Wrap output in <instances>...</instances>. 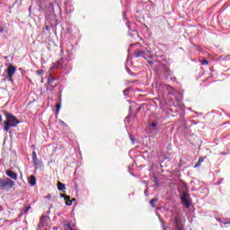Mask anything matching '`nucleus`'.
Here are the masks:
<instances>
[{
	"mask_svg": "<svg viewBox=\"0 0 230 230\" xmlns=\"http://www.w3.org/2000/svg\"><path fill=\"white\" fill-rule=\"evenodd\" d=\"M5 118L7 119V121L4 122V130L5 132H8L11 127L19 125V120H17V118L12 113H5Z\"/></svg>",
	"mask_w": 230,
	"mask_h": 230,
	"instance_id": "f257e3e1",
	"label": "nucleus"
},
{
	"mask_svg": "<svg viewBox=\"0 0 230 230\" xmlns=\"http://www.w3.org/2000/svg\"><path fill=\"white\" fill-rule=\"evenodd\" d=\"M15 186V181L10 178L0 179V190H12Z\"/></svg>",
	"mask_w": 230,
	"mask_h": 230,
	"instance_id": "f03ea898",
	"label": "nucleus"
},
{
	"mask_svg": "<svg viewBox=\"0 0 230 230\" xmlns=\"http://www.w3.org/2000/svg\"><path fill=\"white\" fill-rule=\"evenodd\" d=\"M17 71V67L13 66V65H10L7 69V78L9 82H12L13 80V75H15V72Z\"/></svg>",
	"mask_w": 230,
	"mask_h": 230,
	"instance_id": "7ed1b4c3",
	"label": "nucleus"
},
{
	"mask_svg": "<svg viewBox=\"0 0 230 230\" xmlns=\"http://www.w3.org/2000/svg\"><path fill=\"white\" fill-rule=\"evenodd\" d=\"M181 201L185 205V208H190V199H188V194L183 193L181 195Z\"/></svg>",
	"mask_w": 230,
	"mask_h": 230,
	"instance_id": "20e7f679",
	"label": "nucleus"
},
{
	"mask_svg": "<svg viewBox=\"0 0 230 230\" xmlns=\"http://www.w3.org/2000/svg\"><path fill=\"white\" fill-rule=\"evenodd\" d=\"M48 220H49V217L48 216H41L40 219L39 227H42L43 226H46L48 223Z\"/></svg>",
	"mask_w": 230,
	"mask_h": 230,
	"instance_id": "39448f33",
	"label": "nucleus"
},
{
	"mask_svg": "<svg viewBox=\"0 0 230 230\" xmlns=\"http://www.w3.org/2000/svg\"><path fill=\"white\" fill-rule=\"evenodd\" d=\"M5 173L7 177H10V179H13V181H17V173L13 172V171L7 170Z\"/></svg>",
	"mask_w": 230,
	"mask_h": 230,
	"instance_id": "423d86ee",
	"label": "nucleus"
},
{
	"mask_svg": "<svg viewBox=\"0 0 230 230\" xmlns=\"http://www.w3.org/2000/svg\"><path fill=\"white\" fill-rule=\"evenodd\" d=\"M153 57L152 52L148 50L144 51V58H150L152 60Z\"/></svg>",
	"mask_w": 230,
	"mask_h": 230,
	"instance_id": "0eeeda50",
	"label": "nucleus"
},
{
	"mask_svg": "<svg viewBox=\"0 0 230 230\" xmlns=\"http://www.w3.org/2000/svg\"><path fill=\"white\" fill-rule=\"evenodd\" d=\"M58 190L59 191H64V190H66V184H64V183L58 181Z\"/></svg>",
	"mask_w": 230,
	"mask_h": 230,
	"instance_id": "6e6552de",
	"label": "nucleus"
},
{
	"mask_svg": "<svg viewBox=\"0 0 230 230\" xmlns=\"http://www.w3.org/2000/svg\"><path fill=\"white\" fill-rule=\"evenodd\" d=\"M144 53H145V51L137 50L135 52V58H139V57H143L144 58L145 57Z\"/></svg>",
	"mask_w": 230,
	"mask_h": 230,
	"instance_id": "1a4fd4ad",
	"label": "nucleus"
},
{
	"mask_svg": "<svg viewBox=\"0 0 230 230\" xmlns=\"http://www.w3.org/2000/svg\"><path fill=\"white\" fill-rule=\"evenodd\" d=\"M33 164L36 168H39L40 166V162L39 161V158L36 156V158H32Z\"/></svg>",
	"mask_w": 230,
	"mask_h": 230,
	"instance_id": "9d476101",
	"label": "nucleus"
},
{
	"mask_svg": "<svg viewBox=\"0 0 230 230\" xmlns=\"http://www.w3.org/2000/svg\"><path fill=\"white\" fill-rule=\"evenodd\" d=\"M29 184H31V186H35V184H37V179H35V176H31L29 180Z\"/></svg>",
	"mask_w": 230,
	"mask_h": 230,
	"instance_id": "9b49d317",
	"label": "nucleus"
},
{
	"mask_svg": "<svg viewBox=\"0 0 230 230\" xmlns=\"http://www.w3.org/2000/svg\"><path fill=\"white\" fill-rule=\"evenodd\" d=\"M159 199L157 198H154L153 199L150 200V206H152V208H155V202H158Z\"/></svg>",
	"mask_w": 230,
	"mask_h": 230,
	"instance_id": "f8f14e48",
	"label": "nucleus"
},
{
	"mask_svg": "<svg viewBox=\"0 0 230 230\" xmlns=\"http://www.w3.org/2000/svg\"><path fill=\"white\" fill-rule=\"evenodd\" d=\"M66 204V206H71L73 204V201L69 199V196L65 197Z\"/></svg>",
	"mask_w": 230,
	"mask_h": 230,
	"instance_id": "ddd939ff",
	"label": "nucleus"
},
{
	"mask_svg": "<svg viewBox=\"0 0 230 230\" xmlns=\"http://www.w3.org/2000/svg\"><path fill=\"white\" fill-rule=\"evenodd\" d=\"M60 107H62V104L60 102H58L56 105V109H57V114H58L60 112Z\"/></svg>",
	"mask_w": 230,
	"mask_h": 230,
	"instance_id": "4468645a",
	"label": "nucleus"
},
{
	"mask_svg": "<svg viewBox=\"0 0 230 230\" xmlns=\"http://www.w3.org/2000/svg\"><path fill=\"white\" fill-rule=\"evenodd\" d=\"M202 66H208L209 64V61L206 60V59H202L200 60Z\"/></svg>",
	"mask_w": 230,
	"mask_h": 230,
	"instance_id": "2eb2a0df",
	"label": "nucleus"
},
{
	"mask_svg": "<svg viewBox=\"0 0 230 230\" xmlns=\"http://www.w3.org/2000/svg\"><path fill=\"white\" fill-rule=\"evenodd\" d=\"M151 127H153V128H155V130H157V122H152Z\"/></svg>",
	"mask_w": 230,
	"mask_h": 230,
	"instance_id": "dca6fc26",
	"label": "nucleus"
},
{
	"mask_svg": "<svg viewBox=\"0 0 230 230\" xmlns=\"http://www.w3.org/2000/svg\"><path fill=\"white\" fill-rule=\"evenodd\" d=\"M230 226V218L226 219L225 222H223V226Z\"/></svg>",
	"mask_w": 230,
	"mask_h": 230,
	"instance_id": "f3484780",
	"label": "nucleus"
},
{
	"mask_svg": "<svg viewBox=\"0 0 230 230\" xmlns=\"http://www.w3.org/2000/svg\"><path fill=\"white\" fill-rule=\"evenodd\" d=\"M206 159V157H199L198 162H199L200 164L204 163V160Z\"/></svg>",
	"mask_w": 230,
	"mask_h": 230,
	"instance_id": "a211bd4d",
	"label": "nucleus"
},
{
	"mask_svg": "<svg viewBox=\"0 0 230 230\" xmlns=\"http://www.w3.org/2000/svg\"><path fill=\"white\" fill-rule=\"evenodd\" d=\"M37 75H44V70L42 69L38 70Z\"/></svg>",
	"mask_w": 230,
	"mask_h": 230,
	"instance_id": "6ab92c4d",
	"label": "nucleus"
},
{
	"mask_svg": "<svg viewBox=\"0 0 230 230\" xmlns=\"http://www.w3.org/2000/svg\"><path fill=\"white\" fill-rule=\"evenodd\" d=\"M230 56H221L219 58H223V60H227Z\"/></svg>",
	"mask_w": 230,
	"mask_h": 230,
	"instance_id": "aec40b11",
	"label": "nucleus"
},
{
	"mask_svg": "<svg viewBox=\"0 0 230 230\" xmlns=\"http://www.w3.org/2000/svg\"><path fill=\"white\" fill-rule=\"evenodd\" d=\"M200 164H200V162H197V164L194 165V168H199V166H200Z\"/></svg>",
	"mask_w": 230,
	"mask_h": 230,
	"instance_id": "412c9836",
	"label": "nucleus"
},
{
	"mask_svg": "<svg viewBox=\"0 0 230 230\" xmlns=\"http://www.w3.org/2000/svg\"><path fill=\"white\" fill-rule=\"evenodd\" d=\"M36 157H37V153L34 151V152H32V159L33 158L36 159Z\"/></svg>",
	"mask_w": 230,
	"mask_h": 230,
	"instance_id": "4be33fe9",
	"label": "nucleus"
},
{
	"mask_svg": "<svg viewBox=\"0 0 230 230\" xmlns=\"http://www.w3.org/2000/svg\"><path fill=\"white\" fill-rule=\"evenodd\" d=\"M30 209H31V207H26V208H25V213H28L29 211H30Z\"/></svg>",
	"mask_w": 230,
	"mask_h": 230,
	"instance_id": "5701e85b",
	"label": "nucleus"
},
{
	"mask_svg": "<svg viewBox=\"0 0 230 230\" xmlns=\"http://www.w3.org/2000/svg\"><path fill=\"white\" fill-rule=\"evenodd\" d=\"M4 31V27L0 26V33H3Z\"/></svg>",
	"mask_w": 230,
	"mask_h": 230,
	"instance_id": "b1692460",
	"label": "nucleus"
},
{
	"mask_svg": "<svg viewBox=\"0 0 230 230\" xmlns=\"http://www.w3.org/2000/svg\"><path fill=\"white\" fill-rule=\"evenodd\" d=\"M144 193H145L146 197H148V190L146 189Z\"/></svg>",
	"mask_w": 230,
	"mask_h": 230,
	"instance_id": "393cba45",
	"label": "nucleus"
},
{
	"mask_svg": "<svg viewBox=\"0 0 230 230\" xmlns=\"http://www.w3.org/2000/svg\"><path fill=\"white\" fill-rule=\"evenodd\" d=\"M53 82H55V79H49V84H53Z\"/></svg>",
	"mask_w": 230,
	"mask_h": 230,
	"instance_id": "a878e982",
	"label": "nucleus"
},
{
	"mask_svg": "<svg viewBox=\"0 0 230 230\" xmlns=\"http://www.w3.org/2000/svg\"><path fill=\"white\" fill-rule=\"evenodd\" d=\"M147 62H148V64H150L151 66L154 65V61H152V60H147Z\"/></svg>",
	"mask_w": 230,
	"mask_h": 230,
	"instance_id": "bb28decb",
	"label": "nucleus"
},
{
	"mask_svg": "<svg viewBox=\"0 0 230 230\" xmlns=\"http://www.w3.org/2000/svg\"><path fill=\"white\" fill-rule=\"evenodd\" d=\"M128 91H129L128 89L124 90V91H123L124 94L127 95V93H128Z\"/></svg>",
	"mask_w": 230,
	"mask_h": 230,
	"instance_id": "cd10ccee",
	"label": "nucleus"
},
{
	"mask_svg": "<svg viewBox=\"0 0 230 230\" xmlns=\"http://www.w3.org/2000/svg\"><path fill=\"white\" fill-rule=\"evenodd\" d=\"M45 30L49 31V26H45Z\"/></svg>",
	"mask_w": 230,
	"mask_h": 230,
	"instance_id": "c85d7f7f",
	"label": "nucleus"
},
{
	"mask_svg": "<svg viewBox=\"0 0 230 230\" xmlns=\"http://www.w3.org/2000/svg\"><path fill=\"white\" fill-rule=\"evenodd\" d=\"M3 121V116L0 114V123Z\"/></svg>",
	"mask_w": 230,
	"mask_h": 230,
	"instance_id": "c756f323",
	"label": "nucleus"
},
{
	"mask_svg": "<svg viewBox=\"0 0 230 230\" xmlns=\"http://www.w3.org/2000/svg\"><path fill=\"white\" fill-rule=\"evenodd\" d=\"M217 222H221V224H224V221H222V219H217Z\"/></svg>",
	"mask_w": 230,
	"mask_h": 230,
	"instance_id": "7c9ffc66",
	"label": "nucleus"
},
{
	"mask_svg": "<svg viewBox=\"0 0 230 230\" xmlns=\"http://www.w3.org/2000/svg\"><path fill=\"white\" fill-rule=\"evenodd\" d=\"M129 137H130L131 141L134 143V138H132V136L129 135Z\"/></svg>",
	"mask_w": 230,
	"mask_h": 230,
	"instance_id": "2f4dec72",
	"label": "nucleus"
},
{
	"mask_svg": "<svg viewBox=\"0 0 230 230\" xmlns=\"http://www.w3.org/2000/svg\"><path fill=\"white\" fill-rule=\"evenodd\" d=\"M60 123H62V125H66V123H64V121H60Z\"/></svg>",
	"mask_w": 230,
	"mask_h": 230,
	"instance_id": "473e14b6",
	"label": "nucleus"
},
{
	"mask_svg": "<svg viewBox=\"0 0 230 230\" xmlns=\"http://www.w3.org/2000/svg\"><path fill=\"white\" fill-rule=\"evenodd\" d=\"M54 68H55V66H52V67H51V69H54Z\"/></svg>",
	"mask_w": 230,
	"mask_h": 230,
	"instance_id": "72a5a7b5",
	"label": "nucleus"
},
{
	"mask_svg": "<svg viewBox=\"0 0 230 230\" xmlns=\"http://www.w3.org/2000/svg\"><path fill=\"white\" fill-rule=\"evenodd\" d=\"M131 175H133V176H134V173H131Z\"/></svg>",
	"mask_w": 230,
	"mask_h": 230,
	"instance_id": "f704fd0d",
	"label": "nucleus"
}]
</instances>
